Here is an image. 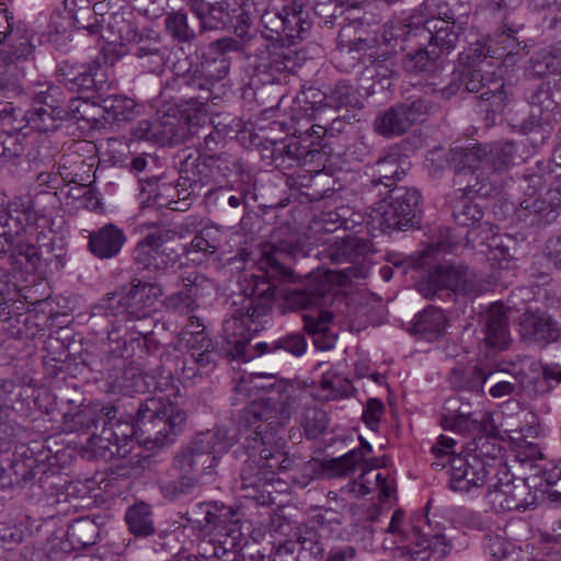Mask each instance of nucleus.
Instances as JSON below:
<instances>
[{
    "label": "nucleus",
    "instance_id": "obj_6",
    "mask_svg": "<svg viewBox=\"0 0 561 561\" xmlns=\"http://www.w3.org/2000/svg\"><path fill=\"white\" fill-rule=\"evenodd\" d=\"M448 167L455 172V184L463 185L467 192L480 197L497 196L502 192V180L496 173H486L482 144L470 147H454L447 154Z\"/></svg>",
    "mask_w": 561,
    "mask_h": 561
},
{
    "label": "nucleus",
    "instance_id": "obj_24",
    "mask_svg": "<svg viewBox=\"0 0 561 561\" xmlns=\"http://www.w3.org/2000/svg\"><path fill=\"white\" fill-rule=\"evenodd\" d=\"M520 335L527 343L546 346L561 335L560 324L545 310L528 308L520 318Z\"/></svg>",
    "mask_w": 561,
    "mask_h": 561
},
{
    "label": "nucleus",
    "instance_id": "obj_64",
    "mask_svg": "<svg viewBox=\"0 0 561 561\" xmlns=\"http://www.w3.org/2000/svg\"><path fill=\"white\" fill-rule=\"evenodd\" d=\"M197 483L196 474H184L175 479L163 480L159 483V489L164 499L174 501L192 492Z\"/></svg>",
    "mask_w": 561,
    "mask_h": 561
},
{
    "label": "nucleus",
    "instance_id": "obj_61",
    "mask_svg": "<svg viewBox=\"0 0 561 561\" xmlns=\"http://www.w3.org/2000/svg\"><path fill=\"white\" fill-rule=\"evenodd\" d=\"M329 290L330 284L325 279H311L304 288L294 293V301L300 308L318 306L322 304Z\"/></svg>",
    "mask_w": 561,
    "mask_h": 561
},
{
    "label": "nucleus",
    "instance_id": "obj_36",
    "mask_svg": "<svg viewBox=\"0 0 561 561\" xmlns=\"http://www.w3.org/2000/svg\"><path fill=\"white\" fill-rule=\"evenodd\" d=\"M483 159L486 173H496L502 180V187L504 186V179L502 173L514 165L516 159V146L513 141H497L491 144H482Z\"/></svg>",
    "mask_w": 561,
    "mask_h": 561
},
{
    "label": "nucleus",
    "instance_id": "obj_33",
    "mask_svg": "<svg viewBox=\"0 0 561 561\" xmlns=\"http://www.w3.org/2000/svg\"><path fill=\"white\" fill-rule=\"evenodd\" d=\"M117 407L108 405L106 407V411L102 417L103 422L106 423V426H111V432H113V439L115 443H118V446L122 450L128 445L134 435H139V431L137 430L136 424V402L133 400H128L126 402L125 421H122V417H117Z\"/></svg>",
    "mask_w": 561,
    "mask_h": 561
},
{
    "label": "nucleus",
    "instance_id": "obj_60",
    "mask_svg": "<svg viewBox=\"0 0 561 561\" xmlns=\"http://www.w3.org/2000/svg\"><path fill=\"white\" fill-rule=\"evenodd\" d=\"M463 27L457 23H451L450 25H445V27H440L437 31L431 33L428 36V47H432L437 51L439 56L442 54H449L454 50L459 42L460 35L462 34Z\"/></svg>",
    "mask_w": 561,
    "mask_h": 561
},
{
    "label": "nucleus",
    "instance_id": "obj_32",
    "mask_svg": "<svg viewBox=\"0 0 561 561\" xmlns=\"http://www.w3.org/2000/svg\"><path fill=\"white\" fill-rule=\"evenodd\" d=\"M526 99L531 108V124L538 126L550 124L558 110L550 81L542 80L530 87L526 92Z\"/></svg>",
    "mask_w": 561,
    "mask_h": 561
},
{
    "label": "nucleus",
    "instance_id": "obj_49",
    "mask_svg": "<svg viewBox=\"0 0 561 561\" xmlns=\"http://www.w3.org/2000/svg\"><path fill=\"white\" fill-rule=\"evenodd\" d=\"M204 203L208 211H217L228 215V208H239L245 204V195L243 193H232V188L219 186L208 190L204 194Z\"/></svg>",
    "mask_w": 561,
    "mask_h": 561
},
{
    "label": "nucleus",
    "instance_id": "obj_34",
    "mask_svg": "<svg viewBox=\"0 0 561 561\" xmlns=\"http://www.w3.org/2000/svg\"><path fill=\"white\" fill-rule=\"evenodd\" d=\"M401 154L398 151L385 153L373 164L366 165V173L370 176V184L378 186L382 184L386 188H391L397 181H400L405 174L400 165Z\"/></svg>",
    "mask_w": 561,
    "mask_h": 561
},
{
    "label": "nucleus",
    "instance_id": "obj_19",
    "mask_svg": "<svg viewBox=\"0 0 561 561\" xmlns=\"http://www.w3.org/2000/svg\"><path fill=\"white\" fill-rule=\"evenodd\" d=\"M324 548L313 527L300 526L293 538L279 543L273 561H320Z\"/></svg>",
    "mask_w": 561,
    "mask_h": 561
},
{
    "label": "nucleus",
    "instance_id": "obj_54",
    "mask_svg": "<svg viewBox=\"0 0 561 561\" xmlns=\"http://www.w3.org/2000/svg\"><path fill=\"white\" fill-rule=\"evenodd\" d=\"M100 105L107 114V118L117 123L131 121L139 113L137 103L125 95H106Z\"/></svg>",
    "mask_w": 561,
    "mask_h": 561
},
{
    "label": "nucleus",
    "instance_id": "obj_8",
    "mask_svg": "<svg viewBox=\"0 0 561 561\" xmlns=\"http://www.w3.org/2000/svg\"><path fill=\"white\" fill-rule=\"evenodd\" d=\"M390 201L382 199L371 210V218L382 231L404 230L420 225L421 193L416 188L394 187Z\"/></svg>",
    "mask_w": 561,
    "mask_h": 561
},
{
    "label": "nucleus",
    "instance_id": "obj_10",
    "mask_svg": "<svg viewBox=\"0 0 561 561\" xmlns=\"http://www.w3.org/2000/svg\"><path fill=\"white\" fill-rule=\"evenodd\" d=\"M163 294L159 283L134 278L128 286L107 295L106 309L113 314H125L128 320H146Z\"/></svg>",
    "mask_w": 561,
    "mask_h": 561
},
{
    "label": "nucleus",
    "instance_id": "obj_42",
    "mask_svg": "<svg viewBox=\"0 0 561 561\" xmlns=\"http://www.w3.org/2000/svg\"><path fill=\"white\" fill-rule=\"evenodd\" d=\"M168 49L157 38H142L134 45L131 54L148 72H161L167 60Z\"/></svg>",
    "mask_w": 561,
    "mask_h": 561
},
{
    "label": "nucleus",
    "instance_id": "obj_26",
    "mask_svg": "<svg viewBox=\"0 0 561 561\" xmlns=\"http://www.w3.org/2000/svg\"><path fill=\"white\" fill-rule=\"evenodd\" d=\"M453 543L445 533L424 534L420 530L402 553L410 556L412 561H443L451 551Z\"/></svg>",
    "mask_w": 561,
    "mask_h": 561
},
{
    "label": "nucleus",
    "instance_id": "obj_5",
    "mask_svg": "<svg viewBox=\"0 0 561 561\" xmlns=\"http://www.w3.org/2000/svg\"><path fill=\"white\" fill-rule=\"evenodd\" d=\"M185 421L184 411L162 397L136 402V424L139 439L153 447L172 444Z\"/></svg>",
    "mask_w": 561,
    "mask_h": 561
},
{
    "label": "nucleus",
    "instance_id": "obj_62",
    "mask_svg": "<svg viewBox=\"0 0 561 561\" xmlns=\"http://www.w3.org/2000/svg\"><path fill=\"white\" fill-rule=\"evenodd\" d=\"M419 530V527L405 519V514L402 510H396L392 513L386 533L392 537L393 543L409 545L413 539L414 534Z\"/></svg>",
    "mask_w": 561,
    "mask_h": 561
},
{
    "label": "nucleus",
    "instance_id": "obj_52",
    "mask_svg": "<svg viewBox=\"0 0 561 561\" xmlns=\"http://www.w3.org/2000/svg\"><path fill=\"white\" fill-rule=\"evenodd\" d=\"M100 527L88 516L75 519L67 529V539L75 549L92 546L96 542Z\"/></svg>",
    "mask_w": 561,
    "mask_h": 561
},
{
    "label": "nucleus",
    "instance_id": "obj_11",
    "mask_svg": "<svg viewBox=\"0 0 561 561\" xmlns=\"http://www.w3.org/2000/svg\"><path fill=\"white\" fill-rule=\"evenodd\" d=\"M472 272L460 262L444 261L432 265L427 273L416 283L419 293L427 299L444 295L469 293Z\"/></svg>",
    "mask_w": 561,
    "mask_h": 561
},
{
    "label": "nucleus",
    "instance_id": "obj_16",
    "mask_svg": "<svg viewBox=\"0 0 561 561\" xmlns=\"http://www.w3.org/2000/svg\"><path fill=\"white\" fill-rule=\"evenodd\" d=\"M59 95L58 88L48 85L33 96L31 108L25 113V122L31 129L41 134L57 129L59 122L68 116Z\"/></svg>",
    "mask_w": 561,
    "mask_h": 561
},
{
    "label": "nucleus",
    "instance_id": "obj_48",
    "mask_svg": "<svg viewBox=\"0 0 561 561\" xmlns=\"http://www.w3.org/2000/svg\"><path fill=\"white\" fill-rule=\"evenodd\" d=\"M106 411V407L100 410L92 405H80L75 411L65 412L62 426L64 431L72 433L79 431H89L92 427L98 426L103 422V415Z\"/></svg>",
    "mask_w": 561,
    "mask_h": 561
},
{
    "label": "nucleus",
    "instance_id": "obj_38",
    "mask_svg": "<svg viewBox=\"0 0 561 561\" xmlns=\"http://www.w3.org/2000/svg\"><path fill=\"white\" fill-rule=\"evenodd\" d=\"M360 446L352 449L347 454L327 460L323 468L332 476H346L353 473L358 467H368L374 459H367V455L373 453L371 445L359 436Z\"/></svg>",
    "mask_w": 561,
    "mask_h": 561
},
{
    "label": "nucleus",
    "instance_id": "obj_23",
    "mask_svg": "<svg viewBox=\"0 0 561 561\" xmlns=\"http://www.w3.org/2000/svg\"><path fill=\"white\" fill-rule=\"evenodd\" d=\"M192 12L199 20L203 30H221L241 26L239 8H233L227 0H190Z\"/></svg>",
    "mask_w": 561,
    "mask_h": 561
},
{
    "label": "nucleus",
    "instance_id": "obj_1",
    "mask_svg": "<svg viewBox=\"0 0 561 561\" xmlns=\"http://www.w3.org/2000/svg\"><path fill=\"white\" fill-rule=\"evenodd\" d=\"M304 249L297 238L265 244L257 260L262 274L252 275L244 291L247 298L242 307L226 319L222 324L224 337L238 356L243 355L253 334L261 332L268 322L272 302L277 295L276 279H291L294 272L288 262Z\"/></svg>",
    "mask_w": 561,
    "mask_h": 561
},
{
    "label": "nucleus",
    "instance_id": "obj_13",
    "mask_svg": "<svg viewBox=\"0 0 561 561\" xmlns=\"http://www.w3.org/2000/svg\"><path fill=\"white\" fill-rule=\"evenodd\" d=\"M495 481L489 484L486 499L495 512L525 511L536 504L529 479L513 477L504 467L493 473Z\"/></svg>",
    "mask_w": 561,
    "mask_h": 561
},
{
    "label": "nucleus",
    "instance_id": "obj_47",
    "mask_svg": "<svg viewBox=\"0 0 561 561\" xmlns=\"http://www.w3.org/2000/svg\"><path fill=\"white\" fill-rule=\"evenodd\" d=\"M373 467V463H369L368 467H360V476L348 483L350 492L356 494L357 496H365L371 493L374 490H378L379 499L388 500L394 491L392 482H389L387 478L383 477L380 472L375 473L374 480H370L369 474L371 473Z\"/></svg>",
    "mask_w": 561,
    "mask_h": 561
},
{
    "label": "nucleus",
    "instance_id": "obj_59",
    "mask_svg": "<svg viewBox=\"0 0 561 561\" xmlns=\"http://www.w3.org/2000/svg\"><path fill=\"white\" fill-rule=\"evenodd\" d=\"M244 453L249 457L244 460L240 472L241 489L257 492L262 485L267 483L266 473L262 470L256 453L253 450H244Z\"/></svg>",
    "mask_w": 561,
    "mask_h": 561
},
{
    "label": "nucleus",
    "instance_id": "obj_58",
    "mask_svg": "<svg viewBox=\"0 0 561 561\" xmlns=\"http://www.w3.org/2000/svg\"><path fill=\"white\" fill-rule=\"evenodd\" d=\"M203 79V77H196L195 73L191 72L176 73L168 81V85L170 89L183 93V98L187 99V101L196 99L207 100L208 95L196 94L197 91L209 92Z\"/></svg>",
    "mask_w": 561,
    "mask_h": 561
},
{
    "label": "nucleus",
    "instance_id": "obj_3",
    "mask_svg": "<svg viewBox=\"0 0 561 561\" xmlns=\"http://www.w3.org/2000/svg\"><path fill=\"white\" fill-rule=\"evenodd\" d=\"M237 35L238 41L225 43L224 49H239L247 67L263 84L279 83L295 69L297 62L290 50L271 46L255 31L238 27Z\"/></svg>",
    "mask_w": 561,
    "mask_h": 561
},
{
    "label": "nucleus",
    "instance_id": "obj_22",
    "mask_svg": "<svg viewBox=\"0 0 561 561\" xmlns=\"http://www.w3.org/2000/svg\"><path fill=\"white\" fill-rule=\"evenodd\" d=\"M131 135L159 146H169L185 139L184 128L175 115L165 114L153 121H139L133 128Z\"/></svg>",
    "mask_w": 561,
    "mask_h": 561
},
{
    "label": "nucleus",
    "instance_id": "obj_29",
    "mask_svg": "<svg viewBox=\"0 0 561 561\" xmlns=\"http://www.w3.org/2000/svg\"><path fill=\"white\" fill-rule=\"evenodd\" d=\"M229 41H238V35L236 37H221L208 44L204 60L198 69L201 77L208 83L225 79L231 67V60L227 55L233 51L240 53L239 49H224L225 43Z\"/></svg>",
    "mask_w": 561,
    "mask_h": 561
},
{
    "label": "nucleus",
    "instance_id": "obj_28",
    "mask_svg": "<svg viewBox=\"0 0 561 561\" xmlns=\"http://www.w3.org/2000/svg\"><path fill=\"white\" fill-rule=\"evenodd\" d=\"M126 242L124 229L107 222L89 233L88 251L98 260L107 261L117 257Z\"/></svg>",
    "mask_w": 561,
    "mask_h": 561
},
{
    "label": "nucleus",
    "instance_id": "obj_18",
    "mask_svg": "<svg viewBox=\"0 0 561 561\" xmlns=\"http://www.w3.org/2000/svg\"><path fill=\"white\" fill-rule=\"evenodd\" d=\"M232 508L226 506H218L216 504H205V522L207 525H213L217 528V545H221L222 554L226 559L236 561L242 548L241 530L238 526V520H232Z\"/></svg>",
    "mask_w": 561,
    "mask_h": 561
},
{
    "label": "nucleus",
    "instance_id": "obj_4",
    "mask_svg": "<svg viewBox=\"0 0 561 561\" xmlns=\"http://www.w3.org/2000/svg\"><path fill=\"white\" fill-rule=\"evenodd\" d=\"M476 447L469 451H460L450 460L447 468V486L460 493H468L485 484L492 473H499L501 461L497 455L501 447L490 442L488 437L481 436Z\"/></svg>",
    "mask_w": 561,
    "mask_h": 561
},
{
    "label": "nucleus",
    "instance_id": "obj_12",
    "mask_svg": "<svg viewBox=\"0 0 561 561\" xmlns=\"http://www.w3.org/2000/svg\"><path fill=\"white\" fill-rule=\"evenodd\" d=\"M436 111V104L428 96L409 99L379 114L375 130L387 138L405 134L413 125L424 123Z\"/></svg>",
    "mask_w": 561,
    "mask_h": 561
},
{
    "label": "nucleus",
    "instance_id": "obj_40",
    "mask_svg": "<svg viewBox=\"0 0 561 561\" xmlns=\"http://www.w3.org/2000/svg\"><path fill=\"white\" fill-rule=\"evenodd\" d=\"M102 430L100 434L93 433L87 438L84 453L89 459L111 460L117 456H125L129 449L121 451L118 443L113 439L111 426H106L105 422L101 423Z\"/></svg>",
    "mask_w": 561,
    "mask_h": 561
},
{
    "label": "nucleus",
    "instance_id": "obj_17",
    "mask_svg": "<svg viewBox=\"0 0 561 561\" xmlns=\"http://www.w3.org/2000/svg\"><path fill=\"white\" fill-rule=\"evenodd\" d=\"M56 75L57 80L72 92H102L110 88L106 68L99 62L72 65L64 61L58 66Z\"/></svg>",
    "mask_w": 561,
    "mask_h": 561
},
{
    "label": "nucleus",
    "instance_id": "obj_7",
    "mask_svg": "<svg viewBox=\"0 0 561 561\" xmlns=\"http://www.w3.org/2000/svg\"><path fill=\"white\" fill-rule=\"evenodd\" d=\"M232 446V438L224 430L197 434L173 459L180 473L195 474L198 469L215 466L217 459Z\"/></svg>",
    "mask_w": 561,
    "mask_h": 561
},
{
    "label": "nucleus",
    "instance_id": "obj_50",
    "mask_svg": "<svg viewBox=\"0 0 561 561\" xmlns=\"http://www.w3.org/2000/svg\"><path fill=\"white\" fill-rule=\"evenodd\" d=\"M486 374L488 371L477 366H457L453 368L450 373L449 382L456 390H468L480 393L483 391V386L486 383Z\"/></svg>",
    "mask_w": 561,
    "mask_h": 561
},
{
    "label": "nucleus",
    "instance_id": "obj_53",
    "mask_svg": "<svg viewBox=\"0 0 561 561\" xmlns=\"http://www.w3.org/2000/svg\"><path fill=\"white\" fill-rule=\"evenodd\" d=\"M439 54L435 50H428L427 47L419 48L409 53L402 59V67L410 73H433L442 67Z\"/></svg>",
    "mask_w": 561,
    "mask_h": 561
},
{
    "label": "nucleus",
    "instance_id": "obj_30",
    "mask_svg": "<svg viewBox=\"0 0 561 561\" xmlns=\"http://www.w3.org/2000/svg\"><path fill=\"white\" fill-rule=\"evenodd\" d=\"M560 201L557 192L548 191L545 197L529 196L520 202L516 209L518 220L529 225L546 226L559 215Z\"/></svg>",
    "mask_w": 561,
    "mask_h": 561
},
{
    "label": "nucleus",
    "instance_id": "obj_46",
    "mask_svg": "<svg viewBox=\"0 0 561 561\" xmlns=\"http://www.w3.org/2000/svg\"><path fill=\"white\" fill-rule=\"evenodd\" d=\"M305 331L314 336L313 343L318 350L329 351L334 347L335 335L330 333L329 324L333 314L329 311L320 310L317 314H304Z\"/></svg>",
    "mask_w": 561,
    "mask_h": 561
},
{
    "label": "nucleus",
    "instance_id": "obj_41",
    "mask_svg": "<svg viewBox=\"0 0 561 561\" xmlns=\"http://www.w3.org/2000/svg\"><path fill=\"white\" fill-rule=\"evenodd\" d=\"M44 474L42 466L36 463L34 458L14 459L11 465L3 470V478L8 479V484L12 488H42V477L36 482L37 474Z\"/></svg>",
    "mask_w": 561,
    "mask_h": 561
},
{
    "label": "nucleus",
    "instance_id": "obj_39",
    "mask_svg": "<svg viewBox=\"0 0 561 561\" xmlns=\"http://www.w3.org/2000/svg\"><path fill=\"white\" fill-rule=\"evenodd\" d=\"M370 242L367 239L346 236L336 238L329 244L328 256L332 263L355 262L370 251Z\"/></svg>",
    "mask_w": 561,
    "mask_h": 561
},
{
    "label": "nucleus",
    "instance_id": "obj_20",
    "mask_svg": "<svg viewBox=\"0 0 561 561\" xmlns=\"http://www.w3.org/2000/svg\"><path fill=\"white\" fill-rule=\"evenodd\" d=\"M456 199L453 202V217L455 221L462 227H471L467 232V241H476L481 237V242L494 234L493 226L488 221L482 222L483 211L480 206L472 202L473 197H479L467 192L466 187H459Z\"/></svg>",
    "mask_w": 561,
    "mask_h": 561
},
{
    "label": "nucleus",
    "instance_id": "obj_25",
    "mask_svg": "<svg viewBox=\"0 0 561 561\" xmlns=\"http://www.w3.org/2000/svg\"><path fill=\"white\" fill-rule=\"evenodd\" d=\"M523 30V23L517 22L512 14H505L502 26L490 37L492 60H512L515 55L527 54V43L519 36Z\"/></svg>",
    "mask_w": 561,
    "mask_h": 561
},
{
    "label": "nucleus",
    "instance_id": "obj_21",
    "mask_svg": "<svg viewBox=\"0 0 561 561\" xmlns=\"http://www.w3.org/2000/svg\"><path fill=\"white\" fill-rule=\"evenodd\" d=\"M295 111L312 122L307 134L309 138H316L317 141L318 130L328 129L332 116L336 114V111L323 103L322 91L313 87L306 88L298 93Z\"/></svg>",
    "mask_w": 561,
    "mask_h": 561
},
{
    "label": "nucleus",
    "instance_id": "obj_43",
    "mask_svg": "<svg viewBox=\"0 0 561 561\" xmlns=\"http://www.w3.org/2000/svg\"><path fill=\"white\" fill-rule=\"evenodd\" d=\"M284 43L294 44L302 39L311 27L308 10L297 2L283 7Z\"/></svg>",
    "mask_w": 561,
    "mask_h": 561
},
{
    "label": "nucleus",
    "instance_id": "obj_31",
    "mask_svg": "<svg viewBox=\"0 0 561 561\" xmlns=\"http://www.w3.org/2000/svg\"><path fill=\"white\" fill-rule=\"evenodd\" d=\"M205 278L195 272L181 276L178 286L181 288L165 298V307L173 312L190 316L197 308L196 299Z\"/></svg>",
    "mask_w": 561,
    "mask_h": 561
},
{
    "label": "nucleus",
    "instance_id": "obj_9",
    "mask_svg": "<svg viewBox=\"0 0 561 561\" xmlns=\"http://www.w3.org/2000/svg\"><path fill=\"white\" fill-rule=\"evenodd\" d=\"M462 85L468 92L479 93V99L486 103V111L501 113L506 106L507 95L504 90V80L494 70L467 68L462 73L455 76L449 84L443 88L439 93L448 99L455 95Z\"/></svg>",
    "mask_w": 561,
    "mask_h": 561
},
{
    "label": "nucleus",
    "instance_id": "obj_27",
    "mask_svg": "<svg viewBox=\"0 0 561 561\" xmlns=\"http://www.w3.org/2000/svg\"><path fill=\"white\" fill-rule=\"evenodd\" d=\"M482 346L491 353L502 352L511 344L508 318L503 305L493 304L483 316Z\"/></svg>",
    "mask_w": 561,
    "mask_h": 561
},
{
    "label": "nucleus",
    "instance_id": "obj_63",
    "mask_svg": "<svg viewBox=\"0 0 561 561\" xmlns=\"http://www.w3.org/2000/svg\"><path fill=\"white\" fill-rule=\"evenodd\" d=\"M283 9H271L267 8L263 12L259 14L261 25H262V37L267 42L270 41H278L284 43V20H283Z\"/></svg>",
    "mask_w": 561,
    "mask_h": 561
},
{
    "label": "nucleus",
    "instance_id": "obj_37",
    "mask_svg": "<svg viewBox=\"0 0 561 561\" xmlns=\"http://www.w3.org/2000/svg\"><path fill=\"white\" fill-rule=\"evenodd\" d=\"M0 47V65H11L28 60L34 54V46L26 30L15 26Z\"/></svg>",
    "mask_w": 561,
    "mask_h": 561
},
{
    "label": "nucleus",
    "instance_id": "obj_44",
    "mask_svg": "<svg viewBox=\"0 0 561 561\" xmlns=\"http://www.w3.org/2000/svg\"><path fill=\"white\" fill-rule=\"evenodd\" d=\"M108 380L114 391L130 396L144 391L145 380L139 368L126 364L125 359L119 360L108 373Z\"/></svg>",
    "mask_w": 561,
    "mask_h": 561
},
{
    "label": "nucleus",
    "instance_id": "obj_15",
    "mask_svg": "<svg viewBox=\"0 0 561 561\" xmlns=\"http://www.w3.org/2000/svg\"><path fill=\"white\" fill-rule=\"evenodd\" d=\"M440 425L444 430L458 433L489 434L494 430L493 415L485 411H474L469 402L460 397L448 398L442 409Z\"/></svg>",
    "mask_w": 561,
    "mask_h": 561
},
{
    "label": "nucleus",
    "instance_id": "obj_55",
    "mask_svg": "<svg viewBox=\"0 0 561 561\" xmlns=\"http://www.w3.org/2000/svg\"><path fill=\"white\" fill-rule=\"evenodd\" d=\"M323 103L337 111L342 107H357L360 104L357 90L346 81H339L322 92Z\"/></svg>",
    "mask_w": 561,
    "mask_h": 561
},
{
    "label": "nucleus",
    "instance_id": "obj_14",
    "mask_svg": "<svg viewBox=\"0 0 561 561\" xmlns=\"http://www.w3.org/2000/svg\"><path fill=\"white\" fill-rule=\"evenodd\" d=\"M179 251L169 245L159 230L139 240L131 251L133 267L137 272L163 275L180 260Z\"/></svg>",
    "mask_w": 561,
    "mask_h": 561
},
{
    "label": "nucleus",
    "instance_id": "obj_57",
    "mask_svg": "<svg viewBox=\"0 0 561 561\" xmlns=\"http://www.w3.org/2000/svg\"><path fill=\"white\" fill-rule=\"evenodd\" d=\"M180 336L187 348L201 347L203 350L209 344L210 351H219L217 343L208 337L204 323L197 317L188 316L187 323L183 327Z\"/></svg>",
    "mask_w": 561,
    "mask_h": 561
},
{
    "label": "nucleus",
    "instance_id": "obj_35",
    "mask_svg": "<svg viewBox=\"0 0 561 561\" xmlns=\"http://www.w3.org/2000/svg\"><path fill=\"white\" fill-rule=\"evenodd\" d=\"M209 344L205 348H188V355L183 357L178 368L184 381H193L213 370L220 357V351H210Z\"/></svg>",
    "mask_w": 561,
    "mask_h": 561
},
{
    "label": "nucleus",
    "instance_id": "obj_2",
    "mask_svg": "<svg viewBox=\"0 0 561 561\" xmlns=\"http://www.w3.org/2000/svg\"><path fill=\"white\" fill-rule=\"evenodd\" d=\"M296 409L297 400L286 396L279 403L270 398L254 400L239 414L238 434L242 440L241 447L256 453L267 482L273 481L276 470L285 460L283 454L274 453L267 446L275 442L277 432L288 424Z\"/></svg>",
    "mask_w": 561,
    "mask_h": 561
},
{
    "label": "nucleus",
    "instance_id": "obj_51",
    "mask_svg": "<svg viewBox=\"0 0 561 561\" xmlns=\"http://www.w3.org/2000/svg\"><path fill=\"white\" fill-rule=\"evenodd\" d=\"M125 519L129 531L136 537H148L156 531L151 508L144 502L129 506Z\"/></svg>",
    "mask_w": 561,
    "mask_h": 561
},
{
    "label": "nucleus",
    "instance_id": "obj_56",
    "mask_svg": "<svg viewBox=\"0 0 561 561\" xmlns=\"http://www.w3.org/2000/svg\"><path fill=\"white\" fill-rule=\"evenodd\" d=\"M502 370H489L486 382L492 386L489 393L494 399H503L512 396H518L522 390V379L518 375L510 374L504 378Z\"/></svg>",
    "mask_w": 561,
    "mask_h": 561
},
{
    "label": "nucleus",
    "instance_id": "obj_45",
    "mask_svg": "<svg viewBox=\"0 0 561 561\" xmlns=\"http://www.w3.org/2000/svg\"><path fill=\"white\" fill-rule=\"evenodd\" d=\"M447 319L440 308L427 307L419 312L413 323V333L425 341H434L442 336Z\"/></svg>",
    "mask_w": 561,
    "mask_h": 561
}]
</instances>
